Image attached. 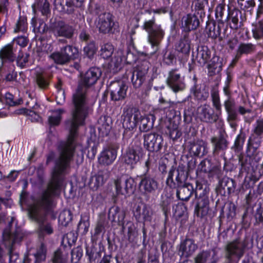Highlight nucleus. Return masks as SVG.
<instances>
[{"label": "nucleus", "instance_id": "6ab92c4d", "mask_svg": "<svg viewBox=\"0 0 263 263\" xmlns=\"http://www.w3.org/2000/svg\"><path fill=\"white\" fill-rule=\"evenodd\" d=\"M226 250L227 256L231 261H238L243 256L245 251L239 239H236L228 243L226 246Z\"/></svg>", "mask_w": 263, "mask_h": 263}, {"label": "nucleus", "instance_id": "c756f323", "mask_svg": "<svg viewBox=\"0 0 263 263\" xmlns=\"http://www.w3.org/2000/svg\"><path fill=\"white\" fill-rule=\"evenodd\" d=\"M182 25L184 30L189 32L196 30L200 25V21L195 14H188L182 18Z\"/></svg>", "mask_w": 263, "mask_h": 263}, {"label": "nucleus", "instance_id": "f257e3e1", "mask_svg": "<svg viewBox=\"0 0 263 263\" xmlns=\"http://www.w3.org/2000/svg\"><path fill=\"white\" fill-rule=\"evenodd\" d=\"M58 151V156L57 158L55 153L52 151L46 155V165L54 162L50 180L47 189L28 208V216L32 221L37 223L40 235L53 233L51 224L46 222L47 213L54 205L53 197L59 194L74 156L70 151H65L63 145L59 147Z\"/></svg>", "mask_w": 263, "mask_h": 263}, {"label": "nucleus", "instance_id": "69168bd1", "mask_svg": "<svg viewBox=\"0 0 263 263\" xmlns=\"http://www.w3.org/2000/svg\"><path fill=\"white\" fill-rule=\"evenodd\" d=\"M240 242L244 250L245 249H251L253 247V236L246 235L243 240L240 239Z\"/></svg>", "mask_w": 263, "mask_h": 263}, {"label": "nucleus", "instance_id": "4468645a", "mask_svg": "<svg viewBox=\"0 0 263 263\" xmlns=\"http://www.w3.org/2000/svg\"><path fill=\"white\" fill-rule=\"evenodd\" d=\"M144 146L148 151L159 152L162 147L163 138L156 133H151L143 135Z\"/></svg>", "mask_w": 263, "mask_h": 263}, {"label": "nucleus", "instance_id": "4c0bfd02", "mask_svg": "<svg viewBox=\"0 0 263 263\" xmlns=\"http://www.w3.org/2000/svg\"><path fill=\"white\" fill-rule=\"evenodd\" d=\"M98 128L102 134L107 135L111 128V119L109 117L101 116L98 121Z\"/></svg>", "mask_w": 263, "mask_h": 263}, {"label": "nucleus", "instance_id": "864d4df0", "mask_svg": "<svg viewBox=\"0 0 263 263\" xmlns=\"http://www.w3.org/2000/svg\"><path fill=\"white\" fill-rule=\"evenodd\" d=\"M29 42V40L27 37L25 36H20L16 38H14L11 43H13V45L15 47H17V45L20 46V48L17 47V51L19 52L21 51V48L26 47Z\"/></svg>", "mask_w": 263, "mask_h": 263}, {"label": "nucleus", "instance_id": "a19ab883", "mask_svg": "<svg viewBox=\"0 0 263 263\" xmlns=\"http://www.w3.org/2000/svg\"><path fill=\"white\" fill-rule=\"evenodd\" d=\"M253 37L257 40H263V18L252 24Z\"/></svg>", "mask_w": 263, "mask_h": 263}, {"label": "nucleus", "instance_id": "ea45409f", "mask_svg": "<svg viewBox=\"0 0 263 263\" xmlns=\"http://www.w3.org/2000/svg\"><path fill=\"white\" fill-rule=\"evenodd\" d=\"M32 8L34 11H40L44 16H47L50 13V4L47 0H37L32 5Z\"/></svg>", "mask_w": 263, "mask_h": 263}, {"label": "nucleus", "instance_id": "1a4fd4ad", "mask_svg": "<svg viewBox=\"0 0 263 263\" xmlns=\"http://www.w3.org/2000/svg\"><path fill=\"white\" fill-rule=\"evenodd\" d=\"M195 198L196 205L195 213L197 217L202 218L208 215L210 210L209 199L206 195L205 190H203L202 184L198 181L196 182Z\"/></svg>", "mask_w": 263, "mask_h": 263}, {"label": "nucleus", "instance_id": "13d9d810", "mask_svg": "<svg viewBox=\"0 0 263 263\" xmlns=\"http://www.w3.org/2000/svg\"><path fill=\"white\" fill-rule=\"evenodd\" d=\"M198 170L204 173H210L212 171L211 161L208 159L202 160L198 165Z\"/></svg>", "mask_w": 263, "mask_h": 263}, {"label": "nucleus", "instance_id": "ddd939ff", "mask_svg": "<svg viewBox=\"0 0 263 263\" xmlns=\"http://www.w3.org/2000/svg\"><path fill=\"white\" fill-rule=\"evenodd\" d=\"M95 24L100 33L108 34L114 32L115 22L113 16L110 13H104L97 17Z\"/></svg>", "mask_w": 263, "mask_h": 263}, {"label": "nucleus", "instance_id": "6e6d98bb", "mask_svg": "<svg viewBox=\"0 0 263 263\" xmlns=\"http://www.w3.org/2000/svg\"><path fill=\"white\" fill-rule=\"evenodd\" d=\"M66 258L61 249H59L54 252L51 260L53 263H64L66 261Z\"/></svg>", "mask_w": 263, "mask_h": 263}, {"label": "nucleus", "instance_id": "b1692460", "mask_svg": "<svg viewBox=\"0 0 263 263\" xmlns=\"http://www.w3.org/2000/svg\"><path fill=\"white\" fill-rule=\"evenodd\" d=\"M207 145V143L202 140H197L191 142L189 152L192 155L202 157L208 153Z\"/></svg>", "mask_w": 263, "mask_h": 263}, {"label": "nucleus", "instance_id": "5fc2aeb1", "mask_svg": "<svg viewBox=\"0 0 263 263\" xmlns=\"http://www.w3.org/2000/svg\"><path fill=\"white\" fill-rule=\"evenodd\" d=\"M211 258L210 251H202L198 253L195 257V263H204L209 260Z\"/></svg>", "mask_w": 263, "mask_h": 263}, {"label": "nucleus", "instance_id": "a18cd8bd", "mask_svg": "<svg viewBox=\"0 0 263 263\" xmlns=\"http://www.w3.org/2000/svg\"><path fill=\"white\" fill-rule=\"evenodd\" d=\"M126 226L127 227V239L129 242L135 241L138 236V232L134 224L132 222H127Z\"/></svg>", "mask_w": 263, "mask_h": 263}, {"label": "nucleus", "instance_id": "37998d69", "mask_svg": "<svg viewBox=\"0 0 263 263\" xmlns=\"http://www.w3.org/2000/svg\"><path fill=\"white\" fill-rule=\"evenodd\" d=\"M65 57L69 61L75 59L78 54V50L72 46L67 45L60 50Z\"/></svg>", "mask_w": 263, "mask_h": 263}, {"label": "nucleus", "instance_id": "e433bc0d", "mask_svg": "<svg viewBox=\"0 0 263 263\" xmlns=\"http://www.w3.org/2000/svg\"><path fill=\"white\" fill-rule=\"evenodd\" d=\"M155 117L152 114L147 116H142L139 120L140 126L139 130L141 132H146L151 129L154 126Z\"/></svg>", "mask_w": 263, "mask_h": 263}, {"label": "nucleus", "instance_id": "bb28decb", "mask_svg": "<svg viewBox=\"0 0 263 263\" xmlns=\"http://www.w3.org/2000/svg\"><path fill=\"white\" fill-rule=\"evenodd\" d=\"M224 27V25L222 22L218 23L216 27V22L212 20H209L206 22L205 30L209 37L216 39L219 37V40L221 41L224 36H221L220 30L222 27Z\"/></svg>", "mask_w": 263, "mask_h": 263}, {"label": "nucleus", "instance_id": "79ce46f5", "mask_svg": "<svg viewBox=\"0 0 263 263\" xmlns=\"http://www.w3.org/2000/svg\"><path fill=\"white\" fill-rule=\"evenodd\" d=\"M195 98L198 100L205 101L209 97V94L205 89H201L197 84H195L191 89Z\"/></svg>", "mask_w": 263, "mask_h": 263}, {"label": "nucleus", "instance_id": "a211bd4d", "mask_svg": "<svg viewBox=\"0 0 263 263\" xmlns=\"http://www.w3.org/2000/svg\"><path fill=\"white\" fill-rule=\"evenodd\" d=\"M127 88L126 83L123 81L111 83L109 87L111 99L115 101L124 99L126 96Z\"/></svg>", "mask_w": 263, "mask_h": 263}, {"label": "nucleus", "instance_id": "7c9ffc66", "mask_svg": "<svg viewBox=\"0 0 263 263\" xmlns=\"http://www.w3.org/2000/svg\"><path fill=\"white\" fill-rule=\"evenodd\" d=\"M140 150L139 147H128L123 156L124 162L130 165L137 164L140 160Z\"/></svg>", "mask_w": 263, "mask_h": 263}, {"label": "nucleus", "instance_id": "680f3d73", "mask_svg": "<svg viewBox=\"0 0 263 263\" xmlns=\"http://www.w3.org/2000/svg\"><path fill=\"white\" fill-rule=\"evenodd\" d=\"M226 5L224 4H219L217 5L215 9V15L218 23L222 22L224 24V21L222 20L225 11Z\"/></svg>", "mask_w": 263, "mask_h": 263}, {"label": "nucleus", "instance_id": "a878e982", "mask_svg": "<svg viewBox=\"0 0 263 263\" xmlns=\"http://www.w3.org/2000/svg\"><path fill=\"white\" fill-rule=\"evenodd\" d=\"M256 50V46L251 43L241 42L236 50L234 61L237 62L243 55H248L254 53Z\"/></svg>", "mask_w": 263, "mask_h": 263}, {"label": "nucleus", "instance_id": "412c9836", "mask_svg": "<svg viewBox=\"0 0 263 263\" xmlns=\"http://www.w3.org/2000/svg\"><path fill=\"white\" fill-rule=\"evenodd\" d=\"M139 188L144 194L153 193L158 189V183L149 175L145 174L141 176Z\"/></svg>", "mask_w": 263, "mask_h": 263}, {"label": "nucleus", "instance_id": "0e129e2a", "mask_svg": "<svg viewBox=\"0 0 263 263\" xmlns=\"http://www.w3.org/2000/svg\"><path fill=\"white\" fill-rule=\"evenodd\" d=\"M168 159L166 157L161 158L159 161L158 170L163 176L166 175L167 173V168L168 166Z\"/></svg>", "mask_w": 263, "mask_h": 263}, {"label": "nucleus", "instance_id": "2eb2a0df", "mask_svg": "<svg viewBox=\"0 0 263 263\" xmlns=\"http://www.w3.org/2000/svg\"><path fill=\"white\" fill-rule=\"evenodd\" d=\"M198 249V245L195 243V240L192 238L186 237L181 241L178 250V254L183 260V263L188 261L187 258L195 253Z\"/></svg>", "mask_w": 263, "mask_h": 263}, {"label": "nucleus", "instance_id": "c9c22d12", "mask_svg": "<svg viewBox=\"0 0 263 263\" xmlns=\"http://www.w3.org/2000/svg\"><path fill=\"white\" fill-rule=\"evenodd\" d=\"M176 50L184 54H189L191 49V41L187 33H185L176 45Z\"/></svg>", "mask_w": 263, "mask_h": 263}, {"label": "nucleus", "instance_id": "72a5a7b5", "mask_svg": "<svg viewBox=\"0 0 263 263\" xmlns=\"http://www.w3.org/2000/svg\"><path fill=\"white\" fill-rule=\"evenodd\" d=\"M34 82L42 89H47L50 84V77L43 71H36L35 73Z\"/></svg>", "mask_w": 263, "mask_h": 263}, {"label": "nucleus", "instance_id": "09e8293b", "mask_svg": "<svg viewBox=\"0 0 263 263\" xmlns=\"http://www.w3.org/2000/svg\"><path fill=\"white\" fill-rule=\"evenodd\" d=\"M238 4L241 10L250 12L255 6L254 0H238Z\"/></svg>", "mask_w": 263, "mask_h": 263}, {"label": "nucleus", "instance_id": "f8f14e48", "mask_svg": "<svg viewBox=\"0 0 263 263\" xmlns=\"http://www.w3.org/2000/svg\"><path fill=\"white\" fill-rule=\"evenodd\" d=\"M150 63L144 61L139 64L133 72L132 82L135 88L140 87L145 81Z\"/></svg>", "mask_w": 263, "mask_h": 263}, {"label": "nucleus", "instance_id": "6e6552de", "mask_svg": "<svg viewBox=\"0 0 263 263\" xmlns=\"http://www.w3.org/2000/svg\"><path fill=\"white\" fill-rule=\"evenodd\" d=\"M123 127L125 130L123 137H126L132 134L130 132L135 129L141 118V114L139 109L132 105L126 106L123 110Z\"/></svg>", "mask_w": 263, "mask_h": 263}, {"label": "nucleus", "instance_id": "2f4dec72", "mask_svg": "<svg viewBox=\"0 0 263 263\" xmlns=\"http://www.w3.org/2000/svg\"><path fill=\"white\" fill-rule=\"evenodd\" d=\"M108 177L107 170H100L97 174L92 176L88 183V185L92 190H96L99 187L102 186L105 180Z\"/></svg>", "mask_w": 263, "mask_h": 263}, {"label": "nucleus", "instance_id": "3c124183", "mask_svg": "<svg viewBox=\"0 0 263 263\" xmlns=\"http://www.w3.org/2000/svg\"><path fill=\"white\" fill-rule=\"evenodd\" d=\"M114 51V47L113 45L110 43H106L101 47V55L104 59H108L111 56Z\"/></svg>", "mask_w": 263, "mask_h": 263}, {"label": "nucleus", "instance_id": "c03bdc74", "mask_svg": "<svg viewBox=\"0 0 263 263\" xmlns=\"http://www.w3.org/2000/svg\"><path fill=\"white\" fill-rule=\"evenodd\" d=\"M84 0H66V6L64 9L67 14H72L74 12L75 8L81 7Z\"/></svg>", "mask_w": 263, "mask_h": 263}, {"label": "nucleus", "instance_id": "9d476101", "mask_svg": "<svg viewBox=\"0 0 263 263\" xmlns=\"http://www.w3.org/2000/svg\"><path fill=\"white\" fill-rule=\"evenodd\" d=\"M49 29L55 37H63L66 39H72L76 30L74 26L62 20L51 23Z\"/></svg>", "mask_w": 263, "mask_h": 263}, {"label": "nucleus", "instance_id": "f3484780", "mask_svg": "<svg viewBox=\"0 0 263 263\" xmlns=\"http://www.w3.org/2000/svg\"><path fill=\"white\" fill-rule=\"evenodd\" d=\"M167 85L175 92L182 91L185 87L184 83L181 79V75L178 69L170 70L166 79Z\"/></svg>", "mask_w": 263, "mask_h": 263}, {"label": "nucleus", "instance_id": "f03ea898", "mask_svg": "<svg viewBox=\"0 0 263 263\" xmlns=\"http://www.w3.org/2000/svg\"><path fill=\"white\" fill-rule=\"evenodd\" d=\"M102 75L100 69L90 68L82 76L76 93L73 95V108L72 117L65 122L66 127L69 130V136L67 141L59 142L57 149L61 145H64L66 152L70 151L74 155L76 147L74 144L77 130L80 125H82L87 115V107L86 98L87 89L95 85Z\"/></svg>", "mask_w": 263, "mask_h": 263}, {"label": "nucleus", "instance_id": "c85d7f7f", "mask_svg": "<svg viewBox=\"0 0 263 263\" xmlns=\"http://www.w3.org/2000/svg\"><path fill=\"white\" fill-rule=\"evenodd\" d=\"M108 216L109 219L112 222H117L118 225L122 226L123 230L125 229L123 221L125 216V212L123 210H121L118 206H113L110 208Z\"/></svg>", "mask_w": 263, "mask_h": 263}, {"label": "nucleus", "instance_id": "423d86ee", "mask_svg": "<svg viewBox=\"0 0 263 263\" xmlns=\"http://www.w3.org/2000/svg\"><path fill=\"white\" fill-rule=\"evenodd\" d=\"M224 92L228 98L224 102V107L227 113V121L230 126L236 130L238 127V123L239 121L238 114L245 115L246 114H251L252 110L250 108L240 105L237 106L236 102L234 99L232 98L228 87L224 88Z\"/></svg>", "mask_w": 263, "mask_h": 263}, {"label": "nucleus", "instance_id": "58836bf2", "mask_svg": "<svg viewBox=\"0 0 263 263\" xmlns=\"http://www.w3.org/2000/svg\"><path fill=\"white\" fill-rule=\"evenodd\" d=\"M222 64L218 57H213L211 63L208 65V72L210 76L218 74L222 69Z\"/></svg>", "mask_w": 263, "mask_h": 263}, {"label": "nucleus", "instance_id": "5701e85b", "mask_svg": "<svg viewBox=\"0 0 263 263\" xmlns=\"http://www.w3.org/2000/svg\"><path fill=\"white\" fill-rule=\"evenodd\" d=\"M117 157V147L114 145H108L101 152L99 157L100 164L109 165L111 164Z\"/></svg>", "mask_w": 263, "mask_h": 263}, {"label": "nucleus", "instance_id": "8fccbe9b", "mask_svg": "<svg viewBox=\"0 0 263 263\" xmlns=\"http://www.w3.org/2000/svg\"><path fill=\"white\" fill-rule=\"evenodd\" d=\"M46 252L47 249L46 246L43 243H42L40 248L34 254L35 262L39 263L40 262L45 261L46 257Z\"/></svg>", "mask_w": 263, "mask_h": 263}, {"label": "nucleus", "instance_id": "49530a36", "mask_svg": "<svg viewBox=\"0 0 263 263\" xmlns=\"http://www.w3.org/2000/svg\"><path fill=\"white\" fill-rule=\"evenodd\" d=\"M246 135L242 131L237 136L234 144L232 146V149L235 152H239L242 149L243 145L245 141Z\"/></svg>", "mask_w": 263, "mask_h": 263}, {"label": "nucleus", "instance_id": "052dcab7", "mask_svg": "<svg viewBox=\"0 0 263 263\" xmlns=\"http://www.w3.org/2000/svg\"><path fill=\"white\" fill-rule=\"evenodd\" d=\"M83 255V250L81 247H77L71 251V262L78 263Z\"/></svg>", "mask_w": 263, "mask_h": 263}, {"label": "nucleus", "instance_id": "20e7f679", "mask_svg": "<svg viewBox=\"0 0 263 263\" xmlns=\"http://www.w3.org/2000/svg\"><path fill=\"white\" fill-rule=\"evenodd\" d=\"M211 97L213 106L217 111L216 113L206 104L200 105L197 109V118L201 121L208 123H216L221 113V104L219 91L217 88H214L212 90Z\"/></svg>", "mask_w": 263, "mask_h": 263}, {"label": "nucleus", "instance_id": "393cba45", "mask_svg": "<svg viewBox=\"0 0 263 263\" xmlns=\"http://www.w3.org/2000/svg\"><path fill=\"white\" fill-rule=\"evenodd\" d=\"M17 51V47H15L13 43H9L4 46L0 50V59L2 62H13L16 59L15 52Z\"/></svg>", "mask_w": 263, "mask_h": 263}, {"label": "nucleus", "instance_id": "473e14b6", "mask_svg": "<svg viewBox=\"0 0 263 263\" xmlns=\"http://www.w3.org/2000/svg\"><path fill=\"white\" fill-rule=\"evenodd\" d=\"M124 57V51L119 49L115 53L108 64L109 68L113 73L118 72L121 68L122 58Z\"/></svg>", "mask_w": 263, "mask_h": 263}, {"label": "nucleus", "instance_id": "338daca9", "mask_svg": "<svg viewBox=\"0 0 263 263\" xmlns=\"http://www.w3.org/2000/svg\"><path fill=\"white\" fill-rule=\"evenodd\" d=\"M97 48L94 43L88 44L84 48L85 54L89 58H91L96 53Z\"/></svg>", "mask_w": 263, "mask_h": 263}, {"label": "nucleus", "instance_id": "f704fd0d", "mask_svg": "<svg viewBox=\"0 0 263 263\" xmlns=\"http://www.w3.org/2000/svg\"><path fill=\"white\" fill-rule=\"evenodd\" d=\"M196 59L201 65H205L211 58V52L206 46H198L197 49Z\"/></svg>", "mask_w": 263, "mask_h": 263}, {"label": "nucleus", "instance_id": "39448f33", "mask_svg": "<svg viewBox=\"0 0 263 263\" xmlns=\"http://www.w3.org/2000/svg\"><path fill=\"white\" fill-rule=\"evenodd\" d=\"M148 12L145 15V20L142 28L147 33V40L153 49L151 55L156 53L159 49L160 43L164 37L165 32L162 26L156 23L154 16H151Z\"/></svg>", "mask_w": 263, "mask_h": 263}, {"label": "nucleus", "instance_id": "9b49d317", "mask_svg": "<svg viewBox=\"0 0 263 263\" xmlns=\"http://www.w3.org/2000/svg\"><path fill=\"white\" fill-rule=\"evenodd\" d=\"M118 195H128L134 194L136 187L134 179L127 176H122L115 181Z\"/></svg>", "mask_w": 263, "mask_h": 263}, {"label": "nucleus", "instance_id": "e2e57ef3", "mask_svg": "<svg viewBox=\"0 0 263 263\" xmlns=\"http://www.w3.org/2000/svg\"><path fill=\"white\" fill-rule=\"evenodd\" d=\"M252 134L262 137L263 135V119H258L256 121L254 128Z\"/></svg>", "mask_w": 263, "mask_h": 263}, {"label": "nucleus", "instance_id": "774afa93", "mask_svg": "<svg viewBox=\"0 0 263 263\" xmlns=\"http://www.w3.org/2000/svg\"><path fill=\"white\" fill-rule=\"evenodd\" d=\"M163 60L166 64L170 65L176 62V55L173 51L166 52L163 55Z\"/></svg>", "mask_w": 263, "mask_h": 263}, {"label": "nucleus", "instance_id": "aec40b11", "mask_svg": "<svg viewBox=\"0 0 263 263\" xmlns=\"http://www.w3.org/2000/svg\"><path fill=\"white\" fill-rule=\"evenodd\" d=\"M236 186L235 181L233 179L225 176L219 180L216 192L218 195L226 196L234 193Z\"/></svg>", "mask_w": 263, "mask_h": 263}, {"label": "nucleus", "instance_id": "603ef678", "mask_svg": "<svg viewBox=\"0 0 263 263\" xmlns=\"http://www.w3.org/2000/svg\"><path fill=\"white\" fill-rule=\"evenodd\" d=\"M59 219L62 225L64 226H67L72 219V215L71 212L69 210L62 212L60 214Z\"/></svg>", "mask_w": 263, "mask_h": 263}, {"label": "nucleus", "instance_id": "0eeeda50", "mask_svg": "<svg viewBox=\"0 0 263 263\" xmlns=\"http://www.w3.org/2000/svg\"><path fill=\"white\" fill-rule=\"evenodd\" d=\"M15 218L12 217L9 222L8 228L5 229L3 233V240L5 246L9 249V263H15L19 260L18 254L13 252V245L22 241L24 235L20 227H12L11 225Z\"/></svg>", "mask_w": 263, "mask_h": 263}, {"label": "nucleus", "instance_id": "bf43d9fd", "mask_svg": "<svg viewBox=\"0 0 263 263\" xmlns=\"http://www.w3.org/2000/svg\"><path fill=\"white\" fill-rule=\"evenodd\" d=\"M86 255L88 256L90 262H98L101 257V253L95 251L92 249H87Z\"/></svg>", "mask_w": 263, "mask_h": 263}, {"label": "nucleus", "instance_id": "7ed1b4c3", "mask_svg": "<svg viewBox=\"0 0 263 263\" xmlns=\"http://www.w3.org/2000/svg\"><path fill=\"white\" fill-rule=\"evenodd\" d=\"M175 170L174 166L170 168L166 183L171 188L177 189L176 195L178 199L182 201H188L194 194H195V189L190 183L183 184L186 176L185 173V166L183 164H179L177 169V175L176 177V181L177 182V184L176 185L173 178Z\"/></svg>", "mask_w": 263, "mask_h": 263}, {"label": "nucleus", "instance_id": "4d7b16f0", "mask_svg": "<svg viewBox=\"0 0 263 263\" xmlns=\"http://www.w3.org/2000/svg\"><path fill=\"white\" fill-rule=\"evenodd\" d=\"M27 30V23L26 18L24 17H20L17 21L15 27L14 28V32H26Z\"/></svg>", "mask_w": 263, "mask_h": 263}, {"label": "nucleus", "instance_id": "dca6fc26", "mask_svg": "<svg viewBox=\"0 0 263 263\" xmlns=\"http://www.w3.org/2000/svg\"><path fill=\"white\" fill-rule=\"evenodd\" d=\"M246 20V16H242L240 10L238 9L230 10L229 7V12L224 22L232 29L237 30L243 25V22Z\"/></svg>", "mask_w": 263, "mask_h": 263}, {"label": "nucleus", "instance_id": "4be33fe9", "mask_svg": "<svg viewBox=\"0 0 263 263\" xmlns=\"http://www.w3.org/2000/svg\"><path fill=\"white\" fill-rule=\"evenodd\" d=\"M227 135L220 133L218 136L211 138L213 155H218L220 152L225 151L228 148L229 142L227 139Z\"/></svg>", "mask_w": 263, "mask_h": 263}, {"label": "nucleus", "instance_id": "de8ad7c7", "mask_svg": "<svg viewBox=\"0 0 263 263\" xmlns=\"http://www.w3.org/2000/svg\"><path fill=\"white\" fill-rule=\"evenodd\" d=\"M50 58L52 59L55 63L60 65L66 64L69 62V61L61 51L52 53L50 54Z\"/></svg>", "mask_w": 263, "mask_h": 263}, {"label": "nucleus", "instance_id": "cd10ccee", "mask_svg": "<svg viewBox=\"0 0 263 263\" xmlns=\"http://www.w3.org/2000/svg\"><path fill=\"white\" fill-rule=\"evenodd\" d=\"M153 213L150 206L143 204V206H138L134 212V216L139 222L150 221Z\"/></svg>", "mask_w": 263, "mask_h": 263}]
</instances>
